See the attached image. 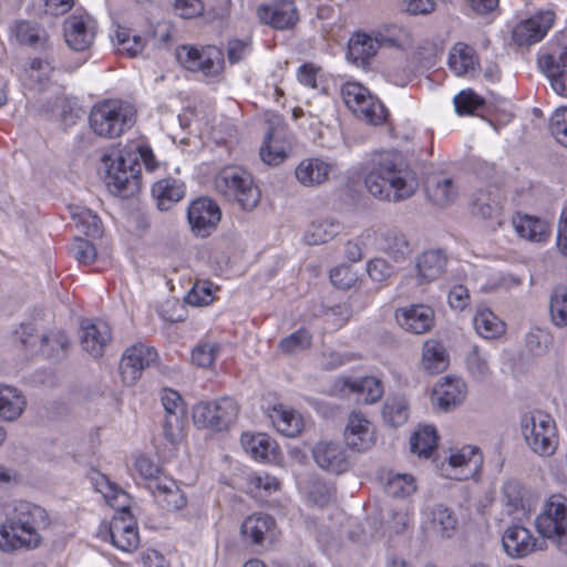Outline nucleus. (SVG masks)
<instances>
[{"label": "nucleus", "mask_w": 567, "mask_h": 567, "mask_svg": "<svg viewBox=\"0 0 567 567\" xmlns=\"http://www.w3.org/2000/svg\"><path fill=\"white\" fill-rule=\"evenodd\" d=\"M364 185L373 197L390 203L406 200L417 189V182L402 157L391 152L379 153L373 157Z\"/></svg>", "instance_id": "obj_1"}, {"label": "nucleus", "mask_w": 567, "mask_h": 567, "mask_svg": "<svg viewBox=\"0 0 567 567\" xmlns=\"http://www.w3.org/2000/svg\"><path fill=\"white\" fill-rule=\"evenodd\" d=\"M6 518L0 527V548H37L41 542V532L50 525L44 508L25 501H14L6 507Z\"/></svg>", "instance_id": "obj_2"}, {"label": "nucleus", "mask_w": 567, "mask_h": 567, "mask_svg": "<svg viewBox=\"0 0 567 567\" xmlns=\"http://www.w3.org/2000/svg\"><path fill=\"white\" fill-rule=\"evenodd\" d=\"M143 161L148 171L154 169V155L151 148L138 146L136 150H126L117 154L104 155L105 183L111 193L121 196H131L138 192L141 185V164Z\"/></svg>", "instance_id": "obj_3"}, {"label": "nucleus", "mask_w": 567, "mask_h": 567, "mask_svg": "<svg viewBox=\"0 0 567 567\" xmlns=\"http://www.w3.org/2000/svg\"><path fill=\"white\" fill-rule=\"evenodd\" d=\"M136 121L134 106L118 100H105L95 104L89 115V124L95 135L115 138L128 131Z\"/></svg>", "instance_id": "obj_4"}, {"label": "nucleus", "mask_w": 567, "mask_h": 567, "mask_svg": "<svg viewBox=\"0 0 567 567\" xmlns=\"http://www.w3.org/2000/svg\"><path fill=\"white\" fill-rule=\"evenodd\" d=\"M107 491L103 492L110 506L117 508V514L110 523L112 544L123 551H133L140 544L137 526L128 509V495L114 483L106 481Z\"/></svg>", "instance_id": "obj_5"}, {"label": "nucleus", "mask_w": 567, "mask_h": 567, "mask_svg": "<svg viewBox=\"0 0 567 567\" xmlns=\"http://www.w3.org/2000/svg\"><path fill=\"white\" fill-rule=\"evenodd\" d=\"M215 188L227 200L237 203L244 210L257 207L261 196L252 176L238 166L220 169L215 177Z\"/></svg>", "instance_id": "obj_6"}, {"label": "nucleus", "mask_w": 567, "mask_h": 567, "mask_svg": "<svg viewBox=\"0 0 567 567\" xmlns=\"http://www.w3.org/2000/svg\"><path fill=\"white\" fill-rule=\"evenodd\" d=\"M520 432L526 445L538 456H551L558 446L555 420L547 413L536 410L520 417Z\"/></svg>", "instance_id": "obj_7"}, {"label": "nucleus", "mask_w": 567, "mask_h": 567, "mask_svg": "<svg viewBox=\"0 0 567 567\" xmlns=\"http://www.w3.org/2000/svg\"><path fill=\"white\" fill-rule=\"evenodd\" d=\"M239 413L238 403L229 396L216 401H202L193 408V421L199 429L228 430Z\"/></svg>", "instance_id": "obj_8"}, {"label": "nucleus", "mask_w": 567, "mask_h": 567, "mask_svg": "<svg viewBox=\"0 0 567 567\" xmlns=\"http://www.w3.org/2000/svg\"><path fill=\"white\" fill-rule=\"evenodd\" d=\"M176 59L186 70L199 72L206 78L219 76L225 66L224 53L215 45H181L176 50Z\"/></svg>", "instance_id": "obj_9"}, {"label": "nucleus", "mask_w": 567, "mask_h": 567, "mask_svg": "<svg viewBox=\"0 0 567 567\" xmlns=\"http://www.w3.org/2000/svg\"><path fill=\"white\" fill-rule=\"evenodd\" d=\"M538 533L557 545L567 539V497L561 494L551 495L544 504L536 518Z\"/></svg>", "instance_id": "obj_10"}, {"label": "nucleus", "mask_w": 567, "mask_h": 567, "mask_svg": "<svg viewBox=\"0 0 567 567\" xmlns=\"http://www.w3.org/2000/svg\"><path fill=\"white\" fill-rule=\"evenodd\" d=\"M269 125L260 147L259 155L264 163L270 166L279 165L291 151L292 141L284 118L277 114L268 115Z\"/></svg>", "instance_id": "obj_11"}, {"label": "nucleus", "mask_w": 567, "mask_h": 567, "mask_svg": "<svg viewBox=\"0 0 567 567\" xmlns=\"http://www.w3.org/2000/svg\"><path fill=\"white\" fill-rule=\"evenodd\" d=\"M157 352L154 348L143 343L134 344L126 349L120 363V373L125 384H134L142 374V371L157 360Z\"/></svg>", "instance_id": "obj_12"}, {"label": "nucleus", "mask_w": 567, "mask_h": 567, "mask_svg": "<svg viewBox=\"0 0 567 567\" xmlns=\"http://www.w3.org/2000/svg\"><path fill=\"white\" fill-rule=\"evenodd\" d=\"M311 453L315 463L327 473L340 475L350 468V458L339 442L321 440L313 445Z\"/></svg>", "instance_id": "obj_13"}, {"label": "nucleus", "mask_w": 567, "mask_h": 567, "mask_svg": "<svg viewBox=\"0 0 567 567\" xmlns=\"http://www.w3.org/2000/svg\"><path fill=\"white\" fill-rule=\"evenodd\" d=\"M192 230L199 237H207L216 229L221 218L219 206L210 198L194 200L187 212Z\"/></svg>", "instance_id": "obj_14"}, {"label": "nucleus", "mask_w": 567, "mask_h": 567, "mask_svg": "<svg viewBox=\"0 0 567 567\" xmlns=\"http://www.w3.org/2000/svg\"><path fill=\"white\" fill-rule=\"evenodd\" d=\"M165 410L163 433L166 440L176 444L181 441L185 424V406L182 396L174 390H165L162 395Z\"/></svg>", "instance_id": "obj_15"}, {"label": "nucleus", "mask_w": 567, "mask_h": 567, "mask_svg": "<svg viewBox=\"0 0 567 567\" xmlns=\"http://www.w3.org/2000/svg\"><path fill=\"white\" fill-rule=\"evenodd\" d=\"M333 389L337 393L343 394L346 391L357 394V401L372 404L383 395V386L379 379L374 377H364L353 379L351 377H339L336 379Z\"/></svg>", "instance_id": "obj_16"}, {"label": "nucleus", "mask_w": 567, "mask_h": 567, "mask_svg": "<svg viewBox=\"0 0 567 567\" xmlns=\"http://www.w3.org/2000/svg\"><path fill=\"white\" fill-rule=\"evenodd\" d=\"M343 436L346 444L358 452L367 451L374 444L373 426L361 412L350 413Z\"/></svg>", "instance_id": "obj_17"}, {"label": "nucleus", "mask_w": 567, "mask_h": 567, "mask_svg": "<svg viewBox=\"0 0 567 567\" xmlns=\"http://www.w3.org/2000/svg\"><path fill=\"white\" fill-rule=\"evenodd\" d=\"M503 547L506 554L513 558H523L536 549H543V544L532 535L530 530L520 526L513 525L506 528L502 538Z\"/></svg>", "instance_id": "obj_18"}, {"label": "nucleus", "mask_w": 567, "mask_h": 567, "mask_svg": "<svg viewBox=\"0 0 567 567\" xmlns=\"http://www.w3.org/2000/svg\"><path fill=\"white\" fill-rule=\"evenodd\" d=\"M395 319L405 331L423 334L434 324V311L425 305H412L395 311Z\"/></svg>", "instance_id": "obj_19"}, {"label": "nucleus", "mask_w": 567, "mask_h": 567, "mask_svg": "<svg viewBox=\"0 0 567 567\" xmlns=\"http://www.w3.org/2000/svg\"><path fill=\"white\" fill-rule=\"evenodd\" d=\"M539 68L546 74L553 90L567 97V49L557 54H545L538 60Z\"/></svg>", "instance_id": "obj_20"}, {"label": "nucleus", "mask_w": 567, "mask_h": 567, "mask_svg": "<svg viewBox=\"0 0 567 567\" xmlns=\"http://www.w3.org/2000/svg\"><path fill=\"white\" fill-rule=\"evenodd\" d=\"M81 346L93 358H100L111 341V328L106 322L83 320L81 323Z\"/></svg>", "instance_id": "obj_21"}, {"label": "nucleus", "mask_w": 567, "mask_h": 567, "mask_svg": "<svg viewBox=\"0 0 567 567\" xmlns=\"http://www.w3.org/2000/svg\"><path fill=\"white\" fill-rule=\"evenodd\" d=\"M257 14L262 23L279 30L292 28L298 21L297 8L291 0H280L272 6H260Z\"/></svg>", "instance_id": "obj_22"}, {"label": "nucleus", "mask_w": 567, "mask_h": 567, "mask_svg": "<svg viewBox=\"0 0 567 567\" xmlns=\"http://www.w3.org/2000/svg\"><path fill=\"white\" fill-rule=\"evenodd\" d=\"M466 384L460 378L445 377L433 390V400L443 411H451L463 403L466 398Z\"/></svg>", "instance_id": "obj_23"}, {"label": "nucleus", "mask_w": 567, "mask_h": 567, "mask_svg": "<svg viewBox=\"0 0 567 567\" xmlns=\"http://www.w3.org/2000/svg\"><path fill=\"white\" fill-rule=\"evenodd\" d=\"M447 257L441 249H429L415 259L419 284H429L439 279L445 271Z\"/></svg>", "instance_id": "obj_24"}, {"label": "nucleus", "mask_w": 567, "mask_h": 567, "mask_svg": "<svg viewBox=\"0 0 567 567\" xmlns=\"http://www.w3.org/2000/svg\"><path fill=\"white\" fill-rule=\"evenodd\" d=\"M472 213L497 226L502 225L501 195L497 189H480L472 200Z\"/></svg>", "instance_id": "obj_25"}, {"label": "nucleus", "mask_w": 567, "mask_h": 567, "mask_svg": "<svg viewBox=\"0 0 567 567\" xmlns=\"http://www.w3.org/2000/svg\"><path fill=\"white\" fill-rule=\"evenodd\" d=\"M148 488L158 505L168 512L182 509L187 503L185 494L173 480L151 482Z\"/></svg>", "instance_id": "obj_26"}, {"label": "nucleus", "mask_w": 567, "mask_h": 567, "mask_svg": "<svg viewBox=\"0 0 567 567\" xmlns=\"http://www.w3.org/2000/svg\"><path fill=\"white\" fill-rule=\"evenodd\" d=\"M240 442L245 452L256 461L271 463L277 460V443L264 433H244Z\"/></svg>", "instance_id": "obj_27"}, {"label": "nucleus", "mask_w": 567, "mask_h": 567, "mask_svg": "<svg viewBox=\"0 0 567 567\" xmlns=\"http://www.w3.org/2000/svg\"><path fill=\"white\" fill-rule=\"evenodd\" d=\"M332 165L316 157L302 159L295 169L297 181L306 186H319L328 181Z\"/></svg>", "instance_id": "obj_28"}, {"label": "nucleus", "mask_w": 567, "mask_h": 567, "mask_svg": "<svg viewBox=\"0 0 567 567\" xmlns=\"http://www.w3.org/2000/svg\"><path fill=\"white\" fill-rule=\"evenodd\" d=\"M553 22V17L547 13L545 17H534L522 21L513 31L514 40L519 45H530L540 41Z\"/></svg>", "instance_id": "obj_29"}, {"label": "nucleus", "mask_w": 567, "mask_h": 567, "mask_svg": "<svg viewBox=\"0 0 567 567\" xmlns=\"http://www.w3.org/2000/svg\"><path fill=\"white\" fill-rule=\"evenodd\" d=\"M64 38L72 50L84 51L92 44L94 32L82 17L71 16L64 21Z\"/></svg>", "instance_id": "obj_30"}, {"label": "nucleus", "mask_w": 567, "mask_h": 567, "mask_svg": "<svg viewBox=\"0 0 567 567\" xmlns=\"http://www.w3.org/2000/svg\"><path fill=\"white\" fill-rule=\"evenodd\" d=\"M425 193L434 205L446 206L457 196V186L451 177L433 175L425 182Z\"/></svg>", "instance_id": "obj_31"}, {"label": "nucleus", "mask_w": 567, "mask_h": 567, "mask_svg": "<svg viewBox=\"0 0 567 567\" xmlns=\"http://www.w3.org/2000/svg\"><path fill=\"white\" fill-rule=\"evenodd\" d=\"M24 395L17 388L0 384V420L12 422L17 420L25 409Z\"/></svg>", "instance_id": "obj_32"}, {"label": "nucleus", "mask_w": 567, "mask_h": 567, "mask_svg": "<svg viewBox=\"0 0 567 567\" xmlns=\"http://www.w3.org/2000/svg\"><path fill=\"white\" fill-rule=\"evenodd\" d=\"M380 248L394 261H403L412 252L406 235L399 229L383 231L380 236Z\"/></svg>", "instance_id": "obj_33"}, {"label": "nucleus", "mask_w": 567, "mask_h": 567, "mask_svg": "<svg viewBox=\"0 0 567 567\" xmlns=\"http://www.w3.org/2000/svg\"><path fill=\"white\" fill-rule=\"evenodd\" d=\"M269 417L278 432L288 437L297 436L303 426L301 416L282 404L275 405L269 412Z\"/></svg>", "instance_id": "obj_34"}, {"label": "nucleus", "mask_w": 567, "mask_h": 567, "mask_svg": "<svg viewBox=\"0 0 567 567\" xmlns=\"http://www.w3.org/2000/svg\"><path fill=\"white\" fill-rule=\"evenodd\" d=\"M516 233L530 241H545L549 237V225L539 218L517 214L513 218Z\"/></svg>", "instance_id": "obj_35"}, {"label": "nucleus", "mask_w": 567, "mask_h": 567, "mask_svg": "<svg viewBox=\"0 0 567 567\" xmlns=\"http://www.w3.org/2000/svg\"><path fill=\"white\" fill-rule=\"evenodd\" d=\"M379 44L377 40L362 33L353 35L348 45L347 56L358 66H364L375 55Z\"/></svg>", "instance_id": "obj_36"}, {"label": "nucleus", "mask_w": 567, "mask_h": 567, "mask_svg": "<svg viewBox=\"0 0 567 567\" xmlns=\"http://www.w3.org/2000/svg\"><path fill=\"white\" fill-rule=\"evenodd\" d=\"M153 196L157 199L161 210H168L174 203L181 200L184 195V185L176 179L166 178L158 181L152 188Z\"/></svg>", "instance_id": "obj_37"}, {"label": "nucleus", "mask_w": 567, "mask_h": 567, "mask_svg": "<svg viewBox=\"0 0 567 567\" xmlns=\"http://www.w3.org/2000/svg\"><path fill=\"white\" fill-rule=\"evenodd\" d=\"M478 460L474 451L461 450L449 457L450 472L446 473L449 478L467 480L477 468Z\"/></svg>", "instance_id": "obj_38"}, {"label": "nucleus", "mask_w": 567, "mask_h": 567, "mask_svg": "<svg viewBox=\"0 0 567 567\" xmlns=\"http://www.w3.org/2000/svg\"><path fill=\"white\" fill-rule=\"evenodd\" d=\"M478 64L475 51L467 44L456 43L449 56L450 69L458 76L474 71Z\"/></svg>", "instance_id": "obj_39"}, {"label": "nucleus", "mask_w": 567, "mask_h": 567, "mask_svg": "<svg viewBox=\"0 0 567 567\" xmlns=\"http://www.w3.org/2000/svg\"><path fill=\"white\" fill-rule=\"evenodd\" d=\"M422 365L430 374H437L449 367V355L444 346L436 341L424 343Z\"/></svg>", "instance_id": "obj_40"}, {"label": "nucleus", "mask_w": 567, "mask_h": 567, "mask_svg": "<svg viewBox=\"0 0 567 567\" xmlns=\"http://www.w3.org/2000/svg\"><path fill=\"white\" fill-rule=\"evenodd\" d=\"M70 347L69 338L62 331L41 334L39 352L50 360H61L66 357Z\"/></svg>", "instance_id": "obj_41"}, {"label": "nucleus", "mask_w": 567, "mask_h": 567, "mask_svg": "<svg viewBox=\"0 0 567 567\" xmlns=\"http://www.w3.org/2000/svg\"><path fill=\"white\" fill-rule=\"evenodd\" d=\"M342 229L339 221L334 219H320L312 221L305 233V241L308 245H320L331 240Z\"/></svg>", "instance_id": "obj_42"}, {"label": "nucleus", "mask_w": 567, "mask_h": 567, "mask_svg": "<svg viewBox=\"0 0 567 567\" xmlns=\"http://www.w3.org/2000/svg\"><path fill=\"white\" fill-rule=\"evenodd\" d=\"M473 324L476 332L485 339L496 338L505 330L504 322L487 308L477 310Z\"/></svg>", "instance_id": "obj_43"}, {"label": "nucleus", "mask_w": 567, "mask_h": 567, "mask_svg": "<svg viewBox=\"0 0 567 567\" xmlns=\"http://www.w3.org/2000/svg\"><path fill=\"white\" fill-rule=\"evenodd\" d=\"M409 404L403 395L389 396L383 404L382 416L390 426L403 425L409 419Z\"/></svg>", "instance_id": "obj_44"}, {"label": "nucleus", "mask_w": 567, "mask_h": 567, "mask_svg": "<svg viewBox=\"0 0 567 567\" xmlns=\"http://www.w3.org/2000/svg\"><path fill=\"white\" fill-rule=\"evenodd\" d=\"M274 519L267 514H255L247 517L241 525V534L254 544H261L265 534L270 529Z\"/></svg>", "instance_id": "obj_45"}, {"label": "nucleus", "mask_w": 567, "mask_h": 567, "mask_svg": "<svg viewBox=\"0 0 567 567\" xmlns=\"http://www.w3.org/2000/svg\"><path fill=\"white\" fill-rule=\"evenodd\" d=\"M437 444L436 431L431 425H425L416 431L410 439V450L419 456L429 457Z\"/></svg>", "instance_id": "obj_46"}, {"label": "nucleus", "mask_w": 567, "mask_h": 567, "mask_svg": "<svg viewBox=\"0 0 567 567\" xmlns=\"http://www.w3.org/2000/svg\"><path fill=\"white\" fill-rule=\"evenodd\" d=\"M115 40L121 53L128 58L140 55L146 45V39L133 33L131 29L118 27L115 31Z\"/></svg>", "instance_id": "obj_47"}, {"label": "nucleus", "mask_w": 567, "mask_h": 567, "mask_svg": "<svg viewBox=\"0 0 567 567\" xmlns=\"http://www.w3.org/2000/svg\"><path fill=\"white\" fill-rule=\"evenodd\" d=\"M385 493L395 498L408 497L416 491L415 480L410 474L389 472L384 484Z\"/></svg>", "instance_id": "obj_48"}, {"label": "nucleus", "mask_w": 567, "mask_h": 567, "mask_svg": "<svg viewBox=\"0 0 567 567\" xmlns=\"http://www.w3.org/2000/svg\"><path fill=\"white\" fill-rule=\"evenodd\" d=\"M551 322L559 328L567 326V286H557L549 300Z\"/></svg>", "instance_id": "obj_49"}, {"label": "nucleus", "mask_w": 567, "mask_h": 567, "mask_svg": "<svg viewBox=\"0 0 567 567\" xmlns=\"http://www.w3.org/2000/svg\"><path fill=\"white\" fill-rule=\"evenodd\" d=\"M503 496L509 512L527 511V492L517 481H507L503 485Z\"/></svg>", "instance_id": "obj_50"}, {"label": "nucleus", "mask_w": 567, "mask_h": 567, "mask_svg": "<svg viewBox=\"0 0 567 567\" xmlns=\"http://www.w3.org/2000/svg\"><path fill=\"white\" fill-rule=\"evenodd\" d=\"M312 337L306 329H299L284 338L278 343V350L286 355H292L311 347Z\"/></svg>", "instance_id": "obj_51"}, {"label": "nucleus", "mask_w": 567, "mask_h": 567, "mask_svg": "<svg viewBox=\"0 0 567 567\" xmlns=\"http://www.w3.org/2000/svg\"><path fill=\"white\" fill-rule=\"evenodd\" d=\"M72 217L79 230L86 236L99 237L102 234L101 219L91 209L76 208V212H72Z\"/></svg>", "instance_id": "obj_52"}, {"label": "nucleus", "mask_w": 567, "mask_h": 567, "mask_svg": "<svg viewBox=\"0 0 567 567\" xmlns=\"http://www.w3.org/2000/svg\"><path fill=\"white\" fill-rule=\"evenodd\" d=\"M362 112H353L359 118L367 121L372 125H379L386 117V110L374 96L369 95L360 104Z\"/></svg>", "instance_id": "obj_53"}, {"label": "nucleus", "mask_w": 567, "mask_h": 567, "mask_svg": "<svg viewBox=\"0 0 567 567\" xmlns=\"http://www.w3.org/2000/svg\"><path fill=\"white\" fill-rule=\"evenodd\" d=\"M342 99L352 112H362L360 106L371 93L367 87L357 82H348L341 89Z\"/></svg>", "instance_id": "obj_54"}, {"label": "nucleus", "mask_w": 567, "mask_h": 567, "mask_svg": "<svg viewBox=\"0 0 567 567\" xmlns=\"http://www.w3.org/2000/svg\"><path fill=\"white\" fill-rule=\"evenodd\" d=\"M14 34L21 44L32 48H40L44 43L45 38L41 31L33 24L27 21H20L16 24Z\"/></svg>", "instance_id": "obj_55"}, {"label": "nucleus", "mask_w": 567, "mask_h": 567, "mask_svg": "<svg viewBox=\"0 0 567 567\" xmlns=\"http://www.w3.org/2000/svg\"><path fill=\"white\" fill-rule=\"evenodd\" d=\"M466 365L476 380L484 379L489 373L487 358L477 347H473L466 355Z\"/></svg>", "instance_id": "obj_56"}, {"label": "nucleus", "mask_w": 567, "mask_h": 567, "mask_svg": "<svg viewBox=\"0 0 567 567\" xmlns=\"http://www.w3.org/2000/svg\"><path fill=\"white\" fill-rule=\"evenodd\" d=\"M456 518L446 507L437 505L433 509L432 525L442 536L449 537L451 532L456 528Z\"/></svg>", "instance_id": "obj_57"}, {"label": "nucleus", "mask_w": 567, "mask_h": 567, "mask_svg": "<svg viewBox=\"0 0 567 567\" xmlns=\"http://www.w3.org/2000/svg\"><path fill=\"white\" fill-rule=\"evenodd\" d=\"M549 130L555 140L567 147V106L559 107L553 113Z\"/></svg>", "instance_id": "obj_58"}, {"label": "nucleus", "mask_w": 567, "mask_h": 567, "mask_svg": "<svg viewBox=\"0 0 567 567\" xmlns=\"http://www.w3.org/2000/svg\"><path fill=\"white\" fill-rule=\"evenodd\" d=\"M219 350L220 347L216 342H202L193 350L192 360L196 365L207 368L213 364Z\"/></svg>", "instance_id": "obj_59"}, {"label": "nucleus", "mask_w": 567, "mask_h": 567, "mask_svg": "<svg viewBox=\"0 0 567 567\" xmlns=\"http://www.w3.org/2000/svg\"><path fill=\"white\" fill-rule=\"evenodd\" d=\"M70 251L75 260L82 265H90L96 258V249L94 245L83 238H75Z\"/></svg>", "instance_id": "obj_60"}, {"label": "nucleus", "mask_w": 567, "mask_h": 567, "mask_svg": "<svg viewBox=\"0 0 567 567\" xmlns=\"http://www.w3.org/2000/svg\"><path fill=\"white\" fill-rule=\"evenodd\" d=\"M185 300L192 306H207L213 301L210 284L207 281H197L192 290L186 295Z\"/></svg>", "instance_id": "obj_61"}, {"label": "nucleus", "mask_w": 567, "mask_h": 567, "mask_svg": "<svg viewBox=\"0 0 567 567\" xmlns=\"http://www.w3.org/2000/svg\"><path fill=\"white\" fill-rule=\"evenodd\" d=\"M367 271L373 281L383 282L393 274V267L383 258H374L368 262Z\"/></svg>", "instance_id": "obj_62"}, {"label": "nucleus", "mask_w": 567, "mask_h": 567, "mask_svg": "<svg viewBox=\"0 0 567 567\" xmlns=\"http://www.w3.org/2000/svg\"><path fill=\"white\" fill-rule=\"evenodd\" d=\"M483 104V100L472 91L461 92L454 97L455 110L458 114L472 113Z\"/></svg>", "instance_id": "obj_63"}, {"label": "nucleus", "mask_w": 567, "mask_h": 567, "mask_svg": "<svg viewBox=\"0 0 567 567\" xmlns=\"http://www.w3.org/2000/svg\"><path fill=\"white\" fill-rule=\"evenodd\" d=\"M332 285L339 289H349L357 281V275L348 266L336 267L330 271Z\"/></svg>", "instance_id": "obj_64"}]
</instances>
